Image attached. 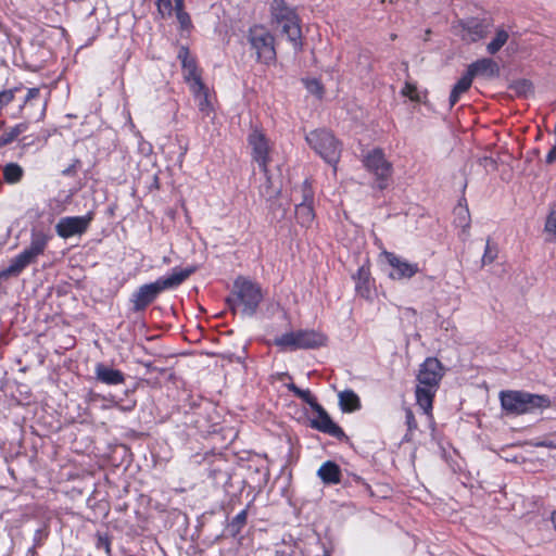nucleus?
I'll return each mask as SVG.
<instances>
[{
  "instance_id": "nucleus-1",
  "label": "nucleus",
  "mask_w": 556,
  "mask_h": 556,
  "mask_svg": "<svg viewBox=\"0 0 556 556\" xmlns=\"http://www.w3.org/2000/svg\"><path fill=\"white\" fill-rule=\"evenodd\" d=\"M443 375V366L435 357H427L419 367L417 375L418 386L415 392L416 403L429 417H432L433 397Z\"/></svg>"
},
{
  "instance_id": "nucleus-2",
  "label": "nucleus",
  "mask_w": 556,
  "mask_h": 556,
  "mask_svg": "<svg viewBox=\"0 0 556 556\" xmlns=\"http://www.w3.org/2000/svg\"><path fill=\"white\" fill-rule=\"evenodd\" d=\"M193 273V267L174 268L169 275L160 277L154 282L142 285L131 296L132 309L135 312L143 311L154 302L161 292L177 288Z\"/></svg>"
},
{
  "instance_id": "nucleus-3",
  "label": "nucleus",
  "mask_w": 556,
  "mask_h": 556,
  "mask_svg": "<svg viewBox=\"0 0 556 556\" xmlns=\"http://www.w3.org/2000/svg\"><path fill=\"white\" fill-rule=\"evenodd\" d=\"M502 409L508 415H523L548 408L552 404L547 395L533 394L519 390L500 392Z\"/></svg>"
},
{
  "instance_id": "nucleus-4",
  "label": "nucleus",
  "mask_w": 556,
  "mask_h": 556,
  "mask_svg": "<svg viewBox=\"0 0 556 556\" xmlns=\"http://www.w3.org/2000/svg\"><path fill=\"white\" fill-rule=\"evenodd\" d=\"M271 21L282 26V33L288 37L295 50L302 48L300 21L295 10L285 0H273L270 3Z\"/></svg>"
},
{
  "instance_id": "nucleus-5",
  "label": "nucleus",
  "mask_w": 556,
  "mask_h": 556,
  "mask_svg": "<svg viewBox=\"0 0 556 556\" xmlns=\"http://www.w3.org/2000/svg\"><path fill=\"white\" fill-rule=\"evenodd\" d=\"M327 338L316 330L290 331L275 338L274 343L282 351L317 349L326 344Z\"/></svg>"
},
{
  "instance_id": "nucleus-6",
  "label": "nucleus",
  "mask_w": 556,
  "mask_h": 556,
  "mask_svg": "<svg viewBox=\"0 0 556 556\" xmlns=\"http://www.w3.org/2000/svg\"><path fill=\"white\" fill-rule=\"evenodd\" d=\"M308 146L328 164L337 170V163L341 155V146L334 136L326 129H316L305 136Z\"/></svg>"
},
{
  "instance_id": "nucleus-7",
  "label": "nucleus",
  "mask_w": 556,
  "mask_h": 556,
  "mask_svg": "<svg viewBox=\"0 0 556 556\" xmlns=\"http://www.w3.org/2000/svg\"><path fill=\"white\" fill-rule=\"evenodd\" d=\"M292 199L295 202V218L303 227H309L314 219V190L305 179L301 186L295 187L292 191Z\"/></svg>"
},
{
  "instance_id": "nucleus-8",
  "label": "nucleus",
  "mask_w": 556,
  "mask_h": 556,
  "mask_svg": "<svg viewBox=\"0 0 556 556\" xmlns=\"http://www.w3.org/2000/svg\"><path fill=\"white\" fill-rule=\"evenodd\" d=\"M248 39L260 62L268 64L275 61V38L269 30L262 25H254L249 30Z\"/></svg>"
},
{
  "instance_id": "nucleus-9",
  "label": "nucleus",
  "mask_w": 556,
  "mask_h": 556,
  "mask_svg": "<svg viewBox=\"0 0 556 556\" xmlns=\"http://www.w3.org/2000/svg\"><path fill=\"white\" fill-rule=\"evenodd\" d=\"M235 288L238 305L242 306V313L252 316L263 299L261 287L247 278L239 277L235 280Z\"/></svg>"
},
{
  "instance_id": "nucleus-10",
  "label": "nucleus",
  "mask_w": 556,
  "mask_h": 556,
  "mask_svg": "<svg viewBox=\"0 0 556 556\" xmlns=\"http://www.w3.org/2000/svg\"><path fill=\"white\" fill-rule=\"evenodd\" d=\"M364 166L371 172L378 180L380 189L386 188L387 181L392 174V164L387 161L380 149H374L363 160Z\"/></svg>"
},
{
  "instance_id": "nucleus-11",
  "label": "nucleus",
  "mask_w": 556,
  "mask_h": 556,
  "mask_svg": "<svg viewBox=\"0 0 556 556\" xmlns=\"http://www.w3.org/2000/svg\"><path fill=\"white\" fill-rule=\"evenodd\" d=\"M381 256L391 267L388 276L392 280L410 279L419 271V266L417 263H410L393 252L383 251Z\"/></svg>"
},
{
  "instance_id": "nucleus-12",
  "label": "nucleus",
  "mask_w": 556,
  "mask_h": 556,
  "mask_svg": "<svg viewBox=\"0 0 556 556\" xmlns=\"http://www.w3.org/2000/svg\"><path fill=\"white\" fill-rule=\"evenodd\" d=\"M92 218L93 215L90 212L83 216L62 217L55 225V231L63 239L80 236L86 232Z\"/></svg>"
},
{
  "instance_id": "nucleus-13",
  "label": "nucleus",
  "mask_w": 556,
  "mask_h": 556,
  "mask_svg": "<svg viewBox=\"0 0 556 556\" xmlns=\"http://www.w3.org/2000/svg\"><path fill=\"white\" fill-rule=\"evenodd\" d=\"M248 142L252 149L253 160L258 164L262 172H266V166L270 162V146L265 134L255 128L249 134Z\"/></svg>"
},
{
  "instance_id": "nucleus-14",
  "label": "nucleus",
  "mask_w": 556,
  "mask_h": 556,
  "mask_svg": "<svg viewBox=\"0 0 556 556\" xmlns=\"http://www.w3.org/2000/svg\"><path fill=\"white\" fill-rule=\"evenodd\" d=\"M458 35L466 42H477L485 38L489 34V24L477 18L460 21L458 23Z\"/></svg>"
},
{
  "instance_id": "nucleus-15",
  "label": "nucleus",
  "mask_w": 556,
  "mask_h": 556,
  "mask_svg": "<svg viewBox=\"0 0 556 556\" xmlns=\"http://www.w3.org/2000/svg\"><path fill=\"white\" fill-rule=\"evenodd\" d=\"M178 59L181 62L184 78L189 88H199V85L203 81L201 79L195 60L190 55V51L187 47H180L178 51Z\"/></svg>"
},
{
  "instance_id": "nucleus-16",
  "label": "nucleus",
  "mask_w": 556,
  "mask_h": 556,
  "mask_svg": "<svg viewBox=\"0 0 556 556\" xmlns=\"http://www.w3.org/2000/svg\"><path fill=\"white\" fill-rule=\"evenodd\" d=\"M314 410L317 413V416L311 420L312 428L324 433L330 434L334 438H340L341 435H343V430L332 421V419L323 408L321 405L315 407Z\"/></svg>"
},
{
  "instance_id": "nucleus-17",
  "label": "nucleus",
  "mask_w": 556,
  "mask_h": 556,
  "mask_svg": "<svg viewBox=\"0 0 556 556\" xmlns=\"http://www.w3.org/2000/svg\"><path fill=\"white\" fill-rule=\"evenodd\" d=\"M467 72L472 77V79L477 76L494 78L498 76L500 67L494 60L490 58H482L469 64Z\"/></svg>"
},
{
  "instance_id": "nucleus-18",
  "label": "nucleus",
  "mask_w": 556,
  "mask_h": 556,
  "mask_svg": "<svg viewBox=\"0 0 556 556\" xmlns=\"http://www.w3.org/2000/svg\"><path fill=\"white\" fill-rule=\"evenodd\" d=\"M94 374L99 381L109 386L121 384L125 381V376L121 370L105 366L102 363L96 365Z\"/></svg>"
},
{
  "instance_id": "nucleus-19",
  "label": "nucleus",
  "mask_w": 556,
  "mask_h": 556,
  "mask_svg": "<svg viewBox=\"0 0 556 556\" xmlns=\"http://www.w3.org/2000/svg\"><path fill=\"white\" fill-rule=\"evenodd\" d=\"M49 237L43 232H33L30 244L28 248L24 249L22 252L31 261V263L41 255L48 244Z\"/></svg>"
},
{
  "instance_id": "nucleus-20",
  "label": "nucleus",
  "mask_w": 556,
  "mask_h": 556,
  "mask_svg": "<svg viewBox=\"0 0 556 556\" xmlns=\"http://www.w3.org/2000/svg\"><path fill=\"white\" fill-rule=\"evenodd\" d=\"M317 476L325 484H337L341 481V469L336 463L328 460L319 467Z\"/></svg>"
},
{
  "instance_id": "nucleus-21",
  "label": "nucleus",
  "mask_w": 556,
  "mask_h": 556,
  "mask_svg": "<svg viewBox=\"0 0 556 556\" xmlns=\"http://www.w3.org/2000/svg\"><path fill=\"white\" fill-rule=\"evenodd\" d=\"M192 92L195 101L198 102V108L200 112L207 116L213 111V105L210 100L208 88L202 83L199 85V88H189Z\"/></svg>"
},
{
  "instance_id": "nucleus-22",
  "label": "nucleus",
  "mask_w": 556,
  "mask_h": 556,
  "mask_svg": "<svg viewBox=\"0 0 556 556\" xmlns=\"http://www.w3.org/2000/svg\"><path fill=\"white\" fill-rule=\"evenodd\" d=\"M470 213L467 206L458 204L454 208V224L457 228L462 229L460 236L464 240L469 237V228H470Z\"/></svg>"
},
{
  "instance_id": "nucleus-23",
  "label": "nucleus",
  "mask_w": 556,
  "mask_h": 556,
  "mask_svg": "<svg viewBox=\"0 0 556 556\" xmlns=\"http://www.w3.org/2000/svg\"><path fill=\"white\" fill-rule=\"evenodd\" d=\"M355 280V290L357 294L363 298H368L370 294V271L369 268L362 266L353 276Z\"/></svg>"
},
{
  "instance_id": "nucleus-24",
  "label": "nucleus",
  "mask_w": 556,
  "mask_h": 556,
  "mask_svg": "<svg viewBox=\"0 0 556 556\" xmlns=\"http://www.w3.org/2000/svg\"><path fill=\"white\" fill-rule=\"evenodd\" d=\"M339 405L342 412L353 413L361 408L359 396L353 390H344L339 393Z\"/></svg>"
},
{
  "instance_id": "nucleus-25",
  "label": "nucleus",
  "mask_w": 556,
  "mask_h": 556,
  "mask_svg": "<svg viewBox=\"0 0 556 556\" xmlns=\"http://www.w3.org/2000/svg\"><path fill=\"white\" fill-rule=\"evenodd\" d=\"M29 264H31V261L23 252H21L15 257H13L10 262V265L0 273V277L7 278L10 276H17Z\"/></svg>"
},
{
  "instance_id": "nucleus-26",
  "label": "nucleus",
  "mask_w": 556,
  "mask_h": 556,
  "mask_svg": "<svg viewBox=\"0 0 556 556\" xmlns=\"http://www.w3.org/2000/svg\"><path fill=\"white\" fill-rule=\"evenodd\" d=\"M472 77L466 73L459 78V80L455 84L453 87L451 94H450V106H454L460 99V96L468 91L472 84Z\"/></svg>"
},
{
  "instance_id": "nucleus-27",
  "label": "nucleus",
  "mask_w": 556,
  "mask_h": 556,
  "mask_svg": "<svg viewBox=\"0 0 556 556\" xmlns=\"http://www.w3.org/2000/svg\"><path fill=\"white\" fill-rule=\"evenodd\" d=\"M264 174V182L260 185L258 191L261 197L266 200H271L280 193V187L277 186L269 175L268 166H266V172Z\"/></svg>"
},
{
  "instance_id": "nucleus-28",
  "label": "nucleus",
  "mask_w": 556,
  "mask_h": 556,
  "mask_svg": "<svg viewBox=\"0 0 556 556\" xmlns=\"http://www.w3.org/2000/svg\"><path fill=\"white\" fill-rule=\"evenodd\" d=\"M509 33L504 27H497L494 38L488 43L486 51L489 54H496L508 41Z\"/></svg>"
},
{
  "instance_id": "nucleus-29",
  "label": "nucleus",
  "mask_w": 556,
  "mask_h": 556,
  "mask_svg": "<svg viewBox=\"0 0 556 556\" xmlns=\"http://www.w3.org/2000/svg\"><path fill=\"white\" fill-rule=\"evenodd\" d=\"M2 175L7 184L14 185L22 180L24 169L17 163H8L2 168Z\"/></svg>"
},
{
  "instance_id": "nucleus-30",
  "label": "nucleus",
  "mask_w": 556,
  "mask_h": 556,
  "mask_svg": "<svg viewBox=\"0 0 556 556\" xmlns=\"http://www.w3.org/2000/svg\"><path fill=\"white\" fill-rule=\"evenodd\" d=\"M287 389L290 392H292L296 397L301 399L303 402L308 404L313 409L319 405L315 396L311 393L308 389L302 390L298 388L294 383H288Z\"/></svg>"
},
{
  "instance_id": "nucleus-31",
  "label": "nucleus",
  "mask_w": 556,
  "mask_h": 556,
  "mask_svg": "<svg viewBox=\"0 0 556 556\" xmlns=\"http://www.w3.org/2000/svg\"><path fill=\"white\" fill-rule=\"evenodd\" d=\"M27 130V124L21 123L4 131L0 136V144H9L14 141L21 134Z\"/></svg>"
},
{
  "instance_id": "nucleus-32",
  "label": "nucleus",
  "mask_w": 556,
  "mask_h": 556,
  "mask_svg": "<svg viewBox=\"0 0 556 556\" xmlns=\"http://www.w3.org/2000/svg\"><path fill=\"white\" fill-rule=\"evenodd\" d=\"M247 519H248V510L247 509L241 510L232 518V520L229 523V530L231 531V533L233 535H237L241 532V530L243 529V527L247 523Z\"/></svg>"
},
{
  "instance_id": "nucleus-33",
  "label": "nucleus",
  "mask_w": 556,
  "mask_h": 556,
  "mask_svg": "<svg viewBox=\"0 0 556 556\" xmlns=\"http://www.w3.org/2000/svg\"><path fill=\"white\" fill-rule=\"evenodd\" d=\"M497 256V248L496 245L492 244L490 239L486 240L484 253L482 256V264L488 265L494 262V260Z\"/></svg>"
},
{
  "instance_id": "nucleus-34",
  "label": "nucleus",
  "mask_w": 556,
  "mask_h": 556,
  "mask_svg": "<svg viewBox=\"0 0 556 556\" xmlns=\"http://www.w3.org/2000/svg\"><path fill=\"white\" fill-rule=\"evenodd\" d=\"M545 231L554 236L553 240H556V204L551 206L546 223Z\"/></svg>"
},
{
  "instance_id": "nucleus-35",
  "label": "nucleus",
  "mask_w": 556,
  "mask_h": 556,
  "mask_svg": "<svg viewBox=\"0 0 556 556\" xmlns=\"http://www.w3.org/2000/svg\"><path fill=\"white\" fill-rule=\"evenodd\" d=\"M402 96L409 98L412 101L419 102L420 101V94L416 87V85L406 81L402 91Z\"/></svg>"
},
{
  "instance_id": "nucleus-36",
  "label": "nucleus",
  "mask_w": 556,
  "mask_h": 556,
  "mask_svg": "<svg viewBox=\"0 0 556 556\" xmlns=\"http://www.w3.org/2000/svg\"><path fill=\"white\" fill-rule=\"evenodd\" d=\"M156 5L157 11L163 17L170 16L174 11L172 0H156Z\"/></svg>"
},
{
  "instance_id": "nucleus-37",
  "label": "nucleus",
  "mask_w": 556,
  "mask_h": 556,
  "mask_svg": "<svg viewBox=\"0 0 556 556\" xmlns=\"http://www.w3.org/2000/svg\"><path fill=\"white\" fill-rule=\"evenodd\" d=\"M306 89L318 98H321L324 88L321 84L316 79H311L305 81Z\"/></svg>"
},
{
  "instance_id": "nucleus-38",
  "label": "nucleus",
  "mask_w": 556,
  "mask_h": 556,
  "mask_svg": "<svg viewBox=\"0 0 556 556\" xmlns=\"http://www.w3.org/2000/svg\"><path fill=\"white\" fill-rule=\"evenodd\" d=\"M404 410H405V424L407 426V430L409 433H413L418 427L417 421L414 416V413L408 407H406Z\"/></svg>"
},
{
  "instance_id": "nucleus-39",
  "label": "nucleus",
  "mask_w": 556,
  "mask_h": 556,
  "mask_svg": "<svg viewBox=\"0 0 556 556\" xmlns=\"http://www.w3.org/2000/svg\"><path fill=\"white\" fill-rule=\"evenodd\" d=\"M15 89H8L0 91V108L5 106L14 99Z\"/></svg>"
},
{
  "instance_id": "nucleus-40",
  "label": "nucleus",
  "mask_w": 556,
  "mask_h": 556,
  "mask_svg": "<svg viewBox=\"0 0 556 556\" xmlns=\"http://www.w3.org/2000/svg\"><path fill=\"white\" fill-rule=\"evenodd\" d=\"M176 16L182 28H187L190 26V16L184 10H179V12L176 13Z\"/></svg>"
},
{
  "instance_id": "nucleus-41",
  "label": "nucleus",
  "mask_w": 556,
  "mask_h": 556,
  "mask_svg": "<svg viewBox=\"0 0 556 556\" xmlns=\"http://www.w3.org/2000/svg\"><path fill=\"white\" fill-rule=\"evenodd\" d=\"M97 547L103 548L108 555L111 554V542L105 536H99L98 542H97Z\"/></svg>"
},
{
  "instance_id": "nucleus-42",
  "label": "nucleus",
  "mask_w": 556,
  "mask_h": 556,
  "mask_svg": "<svg viewBox=\"0 0 556 556\" xmlns=\"http://www.w3.org/2000/svg\"><path fill=\"white\" fill-rule=\"evenodd\" d=\"M545 161L547 164H553L556 161V137H555V144L549 150V152L546 154Z\"/></svg>"
},
{
  "instance_id": "nucleus-43",
  "label": "nucleus",
  "mask_w": 556,
  "mask_h": 556,
  "mask_svg": "<svg viewBox=\"0 0 556 556\" xmlns=\"http://www.w3.org/2000/svg\"><path fill=\"white\" fill-rule=\"evenodd\" d=\"M39 92L40 91H39L38 88H30V89H28L26 98H25V103H27V102L38 98Z\"/></svg>"
},
{
  "instance_id": "nucleus-44",
  "label": "nucleus",
  "mask_w": 556,
  "mask_h": 556,
  "mask_svg": "<svg viewBox=\"0 0 556 556\" xmlns=\"http://www.w3.org/2000/svg\"><path fill=\"white\" fill-rule=\"evenodd\" d=\"M533 445L538 447L556 448V443L547 440L535 442Z\"/></svg>"
},
{
  "instance_id": "nucleus-45",
  "label": "nucleus",
  "mask_w": 556,
  "mask_h": 556,
  "mask_svg": "<svg viewBox=\"0 0 556 556\" xmlns=\"http://www.w3.org/2000/svg\"><path fill=\"white\" fill-rule=\"evenodd\" d=\"M184 0H175V11L176 13L179 12V10H182Z\"/></svg>"
},
{
  "instance_id": "nucleus-46",
  "label": "nucleus",
  "mask_w": 556,
  "mask_h": 556,
  "mask_svg": "<svg viewBox=\"0 0 556 556\" xmlns=\"http://www.w3.org/2000/svg\"><path fill=\"white\" fill-rule=\"evenodd\" d=\"M73 170H74V166H71V167H68V168H66V169H64V170H63V175L68 176V175H71V174H72V172H73Z\"/></svg>"
},
{
  "instance_id": "nucleus-47",
  "label": "nucleus",
  "mask_w": 556,
  "mask_h": 556,
  "mask_svg": "<svg viewBox=\"0 0 556 556\" xmlns=\"http://www.w3.org/2000/svg\"><path fill=\"white\" fill-rule=\"evenodd\" d=\"M552 521H553L554 528H555V530H556V511H554V513L552 514Z\"/></svg>"
}]
</instances>
